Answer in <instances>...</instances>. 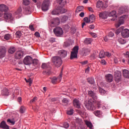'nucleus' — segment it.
Masks as SVG:
<instances>
[{"label": "nucleus", "instance_id": "338daca9", "mask_svg": "<svg viewBox=\"0 0 129 129\" xmlns=\"http://www.w3.org/2000/svg\"><path fill=\"white\" fill-rule=\"evenodd\" d=\"M29 28L30 29V30H31V31H34L35 29L34 28V26L33 25H29Z\"/></svg>", "mask_w": 129, "mask_h": 129}, {"label": "nucleus", "instance_id": "37998d69", "mask_svg": "<svg viewBox=\"0 0 129 129\" xmlns=\"http://www.w3.org/2000/svg\"><path fill=\"white\" fill-rule=\"evenodd\" d=\"M68 17L66 16H62L61 19V21L62 23H64V22H66V21H68Z\"/></svg>", "mask_w": 129, "mask_h": 129}, {"label": "nucleus", "instance_id": "4be33fe9", "mask_svg": "<svg viewBox=\"0 0 129 129\" xmlns=\"http://www.w3.org/2000/svg\"><path fill=\"white\" fill-rule=\"evenodd\" d=\"M99 17L100 18V19L105 20V19L107 18V13L106 12H100L99 14Z\"/></svg>", "mask_w": 129, "mask_h": 129}, {"label": "nucleus", "instance_id": "603ef678", "mask_svg": "<svg viewBox=\"0 0 129 129\" xmlns=\"http://www.w3.org/2000/svg\"><path fill=\"white\" fill-rule=\"evenodd\" d=\"M84 22H85V23H87V24H88V23H91L90 20L89 19H88V18H87V17L84 18Z\"/></svg>", "mask_w": 129, "mask_h": 129}, {"label": "nucleus", "instance_id": "ddd939ff", "mask_svg": "<svg viewBox=\"0 0 129 129\" xmlns=\"http://www.w3.org/2000/svg\"><path fill=\"white\" fill-rule=\"evenodd\" d=\"M121 36L123 38H128L129 37V30L127 29H123L121 33Z\"/></svg>", "mask_w": 129, "mask_h": 129}, {"label": "nucleus", "instance_id": "39448f33", "mask_svg": "<svg viewBox=\"0 0 129 129\" xmlns=\"http://www.w3.org/2000/svg\"><path fill=\"white\" fill-rule=\"evenodd\" d=\"M53 33L56 37H61L63 35V29L60 27H56L53 29Z\"/></svg>", "mask_w": 129, "mask_h": 129}, {"label": "nucleus", "instance_id": "8fccbe9b", "mask_svg": "<svg viewBox=\"0 0 129 129\" xmlns=\"http://www.w3.org/2000/svg\"><path fill=\"white\" fill-rule=\"evenodd\" d=\"M25 110H26V109L25 108V107L21 106L20 109V111L21 113H24L25 112Z\"/></svg>", "mask_w": 129, "mask_h": 129}, {"label": "nucleus", "instance_id": "1a4fd4ad", "mask_svg": "<svg viewBox=\"0 0 129 129\" xmlns=\"http://www.w3.org/2000/svg\"><path fill=\"white\" fill-rule=\"evenodd\" d=\"M33 62V58L31 56H26L23 60V63L25 65H31Z\"/></svg>", "mask_w": 129, "mask_h": 129}, {"label": "nucleus", "instance_id": "bb28decb", "mask_svg": "<svg viewBox=\"0 0 129 129\" xmlns=\"http://www.w3.org/2000/svg\"><path fill=\"white\" fill-rule=\"evenodd\" d=\"M2 94L4 96H9V95L10 94V93L9 92V90L8 89H4L3 91H2Z\"/></svg>", "mask_w": 129, "mask_h": 129}, {"label": "nucleus", "instance_id": "4468645a", "mask_svg": "<svg viewBox=\"0 0 129 129\" xmlns=\"http://www.w3.org/2000/svg\"><path fill=\"white\" fill-rule=\"evenodd\" d=\"M73 104L75 107H76V108H80L81 107V103L77 99H75L73 100Z\"/></svg>", "mask_w": 129, "mask_h": 129}, {"label": "nucleus", "instance_id": "052dcab7", "mask_svg": "<svg viewBox=\"0 0 129 129\" xmlns=\"http://www.w3.org/2000/svg\"><path fill=\"white\" fill-rule=\"evenodd\" d=\"M113 36H114V33H113L112 32H110L109 33L108 35V37H113Z\"/></svg>", "mask_w": 129, "mask_h": 129}, {"label": "nucleus", "instance_id": "f704fd0d", "mask_svg": "<svg viewBox=\"0 0 129 129\" xmlns=\"http://www.w3.org/2000/svg\"><path fill=\"white\" fill-rule=\"evenodd\" d=\"M123 29H124V27L123 26H121V27H120L118 29H117L116 31L115 32L116 35H118V34H119L121 32H122Z\"/></svg>", "mask_w": 129, "mask_h": 129}, {"label": "nucleus", "instance_id": "72a5a7b5", "mask_svg": "<svg viewBox=\"0 0 129 129\" xmlns=\"http://www.w3.org/2000/svg\"><path fill=\"white\" fill-rule=\"evenodd\" d=\"M103 7V2L101 1H98L97 2L96 7L98 8Z\"/></svg>", "mask_w": 129, "mask_h": 129}, {"label": "nucleus", "instance_id": "473e14b6", "mask_svg": "<svg viewBox=\"0 0 129 129\" xmlns=\"http://www.w3.org/2000/svg\"><path fill=\"white\" fill-rule=\"evenodd\" d=\"M95 19H96V17H95V16H94V15L92 14L90 15L89 19L91 23H93V22L95 21Z\"/></svg>", "mask_w": 129, "mask_h": 129}, {"label": "nucleus", "instance_id": "7ed1b4c3", "mask_svg": "<svg viewBox=\"0 0 129 129\" xmlns=\"http://www.w3.org/2000/svg\"><path fill=\"white\" fill-rule=\"evenodd\" d=\"M78 50H79V46H75L72 49L71 52V60H73V59H76L78 57Z\"/></svg>", "mask_w": 129, "mask_h": 129}, {"label": "nucleus", "instance_id": "774afa93", "mask_svg": "<svg viewBox=\"0 0 129 129\" xmlns=\"http://www.w3.org/2000/svg\"><path fill=\"white\" fill-rule=\"evenodd\" d=\"M125 56L127 58H129V52L128 51H127L126 52V54H125ZM128 64H129V58L128 59V62H127Z\"/></svg>", "mask_w": 129, "mask_h": 129}, {"label": "nucleus", "instance_id": "a18cd8bd", "mask_svg": "<svg viewBox=\"0 0 129 129\" xmlns=\"http://www.w3.org/2000/svg\"><path fill=\"white\" fill-rule=\"evenodd\" d=\"M84 9V8L83 7V6L78 7L77 8V12H82Z\"/></svg>", "mask_w": 129, "mask_h": 129}, {"label": "nucleus", "instance_id": "20e7f679", "mask_svg": "<svg viewBox=\"0 0 129 129\" xmlns=\"http://www.w3.org/2000/svg\"><path fill=\"white\" fill-rule=\"evenodd\" d=\"M62 71L63 69H61V71L60 72V73L58 77H53L52 78H50V79L51 80V83H52V84H57V82H58V81H60V80L62 79V75L63 74Z\"/></svg>", "mask_w": 129, "mask_h": 129}, {"label": "nucleus", "instance_id": "6e6d98bb", "mask_svg": "<svg viewBox=\"0 0 129 129\" xmlns=\"http://www.w3.org/2000/svg\"><path fill=\"white\" fill-rule=\"evenodd\" d=\"M37 100V97H35L30 101V103H34V102H36Z\"/></svg>", "mask_w": 129, "mask_h": 129}, {"label": "nucleus", "instance_id": "864d4df0", "mask_svg": "<svg viewBox=\"0 0 129 129\" xmlns=\"http://www.w3.org/2000/svg\"><path fill=\"white\" fill-rule=\"evenodd\" d=\"M116 15V11H113L110 13V16H111V17H113V16H115Z\"/></svg>", "mask_w": 129, "mask_h": 129}, {"label": "nucleus", "instance_id": "de8ad7c7", "mask_svg": "<svg viewBox=\"0 0 129 129\" xmlns=\"http://www.w3.org/2000/svg\"><path fill=\"white\" fill-rule=\"evenodd\" d=\"M69 123L66 122L63 124V126L64 128H68L69 127Z\"/></svg>", "mask_w": 129, "mask_h": 129}, {"label": "nucleus", "instance_id": "412c9836", "mask_svg": "<svg viewBox=\"0 0 129 129\" xmlns=\"http://www.w3.org/2000/svg\"><path fill=\"white\" fill-rule=\"evenodd\" d=\"M7 53V50L6 47H2L0 48V56L1 57H4L6 56V53Z\"/></svg>", "mask_w": 129, "mask_h": 129}, {"label": "nucleus", "instance_id": "6e6552de", "mask_svg": "<svg viewBox=\"0 0 129 129\" xmlns=\"http://www.w3.org/2000/svg\"><path fill=\"white\" fill-rule=\"evenodd\" d=\"M114 78L116 82H119L121 80V72L116 71L114 73Z\"/></svg>", "mask_w": 129, "mask_h": 129}, {"label": "nucleus", "instance_id": "393cba45", "mask_svg": "<svg viewBox=\"0 0 129 129\" xmlns=\"http://www.w3.org/2000/svg\"><path fill=\"white\" fill-rule=\"evenodd\" d=\"M52 25H54V26H58L60 24V20L59 18H55L53 22H51Z\"/></svg>", "mask_w": 129, "mask_h": 129}, {"label": "nucleus", "instance_id": "49530a36", "mask_svg": "<svg viewBox=\"0 0 129 129\" xmlns=\"http://www.w3.org/2000/svg\"><path fill=\"white\" fill-rule=\"evenodd\" d=\"M38 63H39V60H38V59H32V64H34V65H37Z\"/></svg>", "mask_w": 129, "mask_h": 129}, {"label": "nucleus", "instance_id": "2f4dec72", "mask_svg": "<svg viewBox=\"0 0 129 129\" xmlns=\"http://www.w3.org/2000/svg\"><path fill=\"white\" fill-rule=\"evenodd\" d=\"M99 58L101 59L105 57V52L103 50H101L99 54Z\"/></svg>", "mask_w": 129, "mask_h": 129}, {"label": "nucleus", "instance_id": "cd10ccee", "mask_svg": "<svg viewBox=\"0 0 129 129\" xmlns=\"http://www.w3.org/2000/svg\"><path fill=\"white\" fill-rule=\"evenodd\" d=\"M7 122L8 123H11L12 125H14L15 123H16V119L15 118H13L12 119H8Z\"/></svg>", "mask_w": 129, "mask_h": 129}, {"label": "nucleus", "instance_id": "5fc2aeb1", "mask_svg": "<svg viewBox=\"0 0 129 129\" xmlns=\"http://www.w3.org/2000/svg\"><path fill=\"white\" fill-rule=\"evenodd\" d=\"M26 82L28 83H29V86H31V85H32V84L33 83V81H32V80L31 79H29L28 80H27V81H26Z\"/></svg>", "mask_w": 129, "mask_h": 129}, {"label": "nucleus", "instance_id": "0eeeda50", "mask_svg": "<svg viewBox=\"0 0 129 129\" xmlns=\"http://www.w3.org/2000/svg\"><path fill=\"white\" fill-rule=\"evenodd\" d=\"M50 4V2L49 1L45 0L43 1L42 7H41V9L43 12H47L49 10V4Z\"/></svg>", "mask_w": 129, "mask_h": 129}, {"label": "nucleus", "instance_id": "f03ea898", "mask_svg": "<svg viewBox=\"0 0 129 129\" xmlns=\"http://www.w3.org/2000/svg\"><path fill=\"white\" fill-rule=\"evenodd\" d=\"M67 12V10L65 8L60 7V5H59L56 9L52 11L51 14L52 15H59V14H64Z\"/></svg>", "mask_w": 129, "mask_h": 129}, {"label": "nucleus", "instance_id": "a878e982", "mask_svg": "<svg viewBox=\"0 0 129 129\" xmlns=\"http://www.w3.org/2000/svg\"><path fill=\"white\" fill-rule=\"evenodd\" d=\"M88 95L92 97V98L95 99L96 98V94H95L93 91L90 90L88 92Z\"/></svg>", "mask_w": 129, "mask_h": 129}, {"label": "nucleus", "instance_id": "4c0bfd02", "mask_svg": "<svg viewBox=\"0 0 129 129\" xmlns=\"http://www.w3.org/2000/svg\"><path fill=\"white\" fill-rule=\"evenodd\" d=\"M49 67H50V66L48 63H43L41 66L42 69H47V68H49Z\"/></svg>", "mask_w": 129, "mask_h": 129}, {"label": "nucleus", "instance_id": "ea45409f", "mask_svg": "<svg viewBox=\"0 0 129 129\" xmlns=\"http://www.w3.org/2000/svg\"><path fill=\"white\" fill-rule=\"evenodd\" d=\"M62 102L64 105H67L69 103V101L67 98H63L62 100Z\"/></svg>", "mask_w": 129, "mask_h": 129}, {"label": "nucleus", "instance_id": "dca6fc26", "mask_svg": "<svg viewBox=\"0 0 129 129\" xmlns=\"http://www.w3.org/2000/svg\"><path fill=\"white\" fill-rule=\"evenodd\" d=\"M58 54L61 58H65L67 56V51L65 50H60L58 51Z\"/></svg>", "mask_w": 129, "mask_h": 129}, {"label": "nucleus", "instance_id": "680f3d73", "mask_svg": "<svg viewBox=\"0 0 129 129\" xmlns=\"http://www.w3.org/2000/svg\"><path fill=\"white\" fill-rule=\"evenodd\" d=\"M105 55L107 56V57H110L111 56V53L109 52H105Z\"/></svg>", "mask_w": 129, "mask_h": 129}, {"label": "nucleus", "instance_id": "c85d7f7f", "mask_svg": "<svg viewBox=\"0 0 129 129\" xmlns=\"http://www.w3.org/2000/svg\"><path fill=\"white\" fill-rule=\"evenodd\" d=\"M85 122L88 127L90 129H92V127H93V125L92 124V123H91V122L86 120L85 121Z\"/></svg>", "mask_w": 129, "mask_h": 129}, {"label": "nucleus", "instance_id": "a211bd4d", "mask_svg": "<svg viewBox=\"0 0 129 129\" xmlns=\"http://www.w3.org/2000/svg\"><path fill=\"white\" fill-rule=\"evenodd\" d=\"M107 82H112L113 81V76L111 74H108L105 76Z\"/></svg>", "mask_w": 129, "mask_h": 129}, {"label": "nucleus", "instance_id": "c9c22d12", "mask_svg": "<svg viewBox=\"0 0 129 129\" xmlns=\"http://www.w3.org/2000/svg\"><path fill=\"white\" fill-rule=\"evenodd\" d=\"M16 37L20 39L22 37V32L20 31H17L15 33Z\"/></svg>", "mask_w": 129, "mask_h": 129}, {"label": "nucleus", "instance_id": "09e8293b", "mask_svg": "<svg viewBox=\"0 0 129 129\" xmlns=\"http://www.w3.org/2000/svg\"><path fill=\"white\" fill-rule=\"evenodd\" d=\"M22 13V9L19 8L18 10L15 12L16 15H21Z\"/></svg>", "mask_w": 129, "mask_h": 129}, {"label": "nucleus", "instance_id": "58836bf2", "mask_svg": "<svg viewBox=\"0 0 129 129\" xmlns=\"http://www.w3.org/2000/svg\"><path fill=\"white\" fill-rule=\"evenodd\" d=\"M30 4V2L29 0H23V5H24V6H29Z\"/></svg>", "mask_w": 129, "mask_h": 129}, {"label": "nucleus", "instance_id": "7c9ffc66", "mask_svg": "<svg viewBox=\"0 0 129 129\" xmlns=\"http://www.w3.org/2000/svg\"><path fill=\"white\" fill-rule=\"evenodd\" d=\"M92 40L91 38H86L84 41V44L88 45V44H91Z\"/></svg>", "mask_w": 129, "mask_h": 129}, {"label": "nucleus", "instance_id": "4d7b16f0", "mask_svg": "<svg viewBox=\"0 0 129 129\" xmlns=\"http://www.w3.org/2000/svg\"><path fill=\"white\" fill-rule=\"evenodd\" d=\"M96 104L98 105V107L99 108L100 107V105L101 104V102H100V101H96Z\"/></svg>", "mask_w": 129, "mask_h": 129}, {"label": "nucleus", "instance_id": "9b49d317", "mask_svg": "<svg viewBox=\"0 0 129 129\" xmlns=\"http://www.w3.org/2000/svg\"><path fill=\"white\" fill-rule=\"evenodd\" d=\"M125 17H126V15L121 16L119 19L118 23L116 25V28H119V27H120L121 25H123V23H124V19H125Z\"/></svg>", "mask_w": 129, "mask_h": 129}, {"label": "nucleus", "instance_id": "e433bc0d", "mask_svg": "<svg viewBox=\"0 0 129 129\" xmlns=\"http://www.w3.org/2000/svg\"><path fill=\"white\" fill-rule=\"evenodd\" d=\"M87 80H88V82L90 84H94V79L92 78H88Z\"/></svg>", "mask_w": 129, "mask_h": 129}, {"label": "nucleus", "instance_id": "9d476101", "mask_svg": "<svg viewBox=\"0 0 129 129\" xmlns=\"http://www.w3.org/2000/svg\"><path fill=\"white\" fill-rule=\"evenodd\" d=\"M24 57V51L22 50L17 51L15 54V59H22Z\"/></svg>", "mask_w": 129, "mask_h": 129}, {"label": "nucleus", "instance_id": "69168bd1", "mask_svg": "<svg viewBox=\"0 0 129 129\" xmlns=\"http://www.w3.org/2000/svg\"><path fill=\"white\" fill-rule=\"evenodd\" d=\"M11 63L12 65H16V64H17V61H16V60H11Z\"/></svg>", "mask_w": 129, "mask_h": 129}, {"label": "nucleus", "instance_id": "bf43d9fd", "mask_svg": "<svg viewBox=\"0 0 129 129\" xmlns=\"http://www.w3.org/2000/svg\"><path fill=\"white\" fill-rule=\"evenodd\" d=\"M90 34L91 35L92 37H93V38H96V37H97V34H96V33L91 32Z\"/></svg>", "mask_w": 129, "mask_h": 129}, {"label": "nucleus", "instance_id": "c756f323", "mask_svg": "<svg viewBox=\"0 0 129 129\" xmlns=\"http://www.w3.org/2000/svg\"><path fill=\"white\" fill-rule=\"evenodd\" d=\"M118 42L119 43V44H121V45H123L126 43V41L124 39H123L122 38H119L118 39Z\"/></svg>", "mask_w": 129, "mask_h": 129}, {"label": "nucleus", "instance_id": "f257e3e1", "mask_svg": "<svg viewBox=\"0 0 129 129\" xmlns=\"http://www.w3.org/2000/svg\"><path fill=\"white\" fill-rule=\"evenodd\" d=\"M51 60L53 65L57 68L61 67V65H62V63H63V60H62L60 56H53L52 57Z\"/></svg>", "mask_w": 129, "mask_h": 129}, {"label": "nucleus", "instance_id": "13d9d810", "mask_svg": "<svg viewBox=\"0 0 129 129\" xmlns=\"http://www.w3.org/2000/svg\"><path fill=\"white\" fill-rule=\"evenodd\" d=\"M43 74L50 75V74H51V72L50 71L43 72Z\"/></svg>", "mask_w": 129, "mask_h": 129}, {"label": "nucleus", "instance_id": "f8f14e48", "mask_svg": "<svg viewBox=\"0 0 129 129\" xmlns=\"http://www.w3.org/2000/svg\"><path fill=\"white\" fill-rule=\"evenodd\" d=\"M127 8L126 7H121L120 8L118 11V15L120 16V15H122L123 14H125L126 12H127Z\"/></svg>", "mask_w": 129, "mask_h": 129}, {"label": "nucleus", "instance_id": "423d86ee", "mask_svg": "<svg viewBox=\"0 0 129 129\" xmlns=\"http://www.w3.org/2000/svg\"><path fill=\"white\" fill-rule=\"evenodd\" d=\"M85 106L88 110H92V111L95 110L96 108L95 106H94V104H93V103L90 101H88L87 102L85 103Z\"/></svg>", "mask_w": 129, "mask_h": 129}, {"label": "nucleus", "instance_id": "3c124183", "mask_svg": "<svg viewBox=\"0 0 129 129\" xmlns=\"http://www.w3.org/2000/svg\"><path fill=\"white\" fill-rule=\"evenodd\" d=\"M94 114L96 115V116H98L99 115H100L101 112L99 110H97L94 112Z\"/></svg>", "mask_w": 129, "mask_h": 129}, {"label": "nucleus", "instance_id": "a19ab883", "mask_svg": "<svg viewBox=\"0 0 129 129\" xmlns=\"http://www.w3.org/2000/svg\"><path fill=\"white\" fill-rule=\"evenodd\" d=\"M99 91L102 95H103V94H105V93H106V91L104 90L103 89L101 88H99Z\"/></svg>", "mask_w": 129, "mask_h": 129}, {"label": "nucleus", "instance_id": "0e129e2a", "mask_svg": "<svg viewBox=\"0 0 129 129\" xmlns=\"http://www.w3.org/2000/svg\"><path fill=\"white\" fill-rule=\"evenodd\" d=\"M81 64H82V65H86V64H88V61L85 60L84 61H82L81 62Z\"/></svg>", "mask_w": 129, "mask_h": 129}, {"label": "nucleus", "instance_id": "2eb2a0df", "mask_svg": "<svg viewBox=\"0 0 129 129\" xmlns=\"http://www.w3.org/2000/svg\"><path fill=\"white\" fill-rule=\"evenodd\" d=\"M91 50L89 48L84 47L82 49V54L83 56H87L90 54Z\"/></svg>", "mask_w": 129, "mask_h": 129}, {"label": "nucleus", "instance_id": "b1692460", "mask_svg": "<svg viewBox=\"0 0 129 129\" xmlns=\"http://www.w3.org/2000/svg\"><path fill=\"white\" fill-rule=\"evenodd\" d=\"M122 75L125 78H129V71L127 70H124L122 72Z\"/></svg>", "mask_w": 129, "mask_h": 129}, {"label": "nucleus", "instance_id": "e2e57ef3", "mask_svg": "<svg viewBox=\"0 0 129 129\" xmlns=\"http://www.w3.org/2000/svg\"><path fill=\"white\" fill-rule=\"evenodd\" d=\"M55 38H51L49 39V41L50 42V43H54V42H55Z\"/></svg>", "mask_w": 129, "mask_h": 129}, {"label": "nucleus", "instance_id": "79ce46f5", "mask_svg": "<svg viewBox=\"0 0 129 129\" xmlns=\"http://www.w3.org/2000/svg\"><path fill=\"white\" fill-rule=\"evenodd\" d=\"M74 113V110L73 109H70V110H68L67 112V114L69 115H72L73 113Z\"/></svg>", "mask_w": 129, "mask_h": 129}, {"label": "nucleus", "instance_id": "5701e85b", "mask_svg": "<svg viewBox=\"0 0 129 129\" xmlns=\"http://www.w3.org/2000/svg\"><path fill=\"white\" fill-rule=\"evenodd\" d=\"M16 51H17V48L15 46H11L8 49V53L10 54H14Z\"/></svg>", "mask_w": 129, "mask_h": 129}, {"label": "nucleus", "instance_id": "f3484780", "mask_svg": "<svg viewBox=\"0 0 129 129\" xmlns=\"http://www.w3.org/2000/svg\"><path fill=\"white\" fill-rule=\"evenodd\" d=\"M0 11L1 12H5V13H6V12H8V11H9V7L5 5L4 4H1Z\"/></svg>", "mask_w": 129, "mask_h": 129}, {"label": "nucleus", "instance_id": "6ab92c4d", "mask_svg": "<svg viewBox=\"0 0 129 129\" xmlns=\"http://www.w3.org/2000/svg\"><path fill=\"white\" fill-rule=\"evenodd\" d=\"M4 19H6V20H13V16L12 15V13H6V12H5L4 13Z\"/></svg>", "mask_w": 129, "mask_h": 129}, {"label": "nucleus", "instance_id": "c03bdc74", "mask_svg": "<svg viewBox=\"0 0 129 129\" xmlns=\"http://www.w3.org/2000/svg\"><path fill=\"white\" fill-rule=\"evenodd\" d=\"M12 38V35L10 34H7L4 36L5 40H10Z\"/></svg>", "mask_w": 129, "mask_h": 129}, {"label": "nucleus", "instance_id": "aec40b11", "mask_svg": "<svg viewBox=\"0 0 129 129\" xmlns=\"http://www.w3.org/2000/svg\"><path fill=\"white\" fill-rule=\"evenodd\" d=\"M0 127L1 128L10 129L9 125L7 124V123L5 121H2L0 123Z\"/></svg>", "mask_w": 129, "mask_h": 129}]
</instances>
